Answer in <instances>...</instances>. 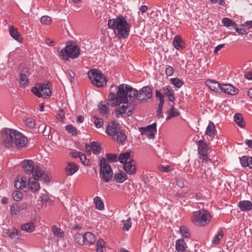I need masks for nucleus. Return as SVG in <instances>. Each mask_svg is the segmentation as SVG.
Listing matches in <instances>:
<instances>
[{"label": "nucleus", "instance_id": "nucleus-1", "mask_svg": "<svg viewBox=\"0 0 252 252\" xmlns=\"http://www.w3.org/2000/svg\"><path fill=\"white\" fill-rule=\"evenodd\" d=\"M125 84H123L118 87L117 94L111 93L108 95V100L111 106L118 107L116 109L115 114L117 118L123 115L130 116L133 113V106L128 104L129 93L125 88Z\"/></svg>", "mask_w": 252, "mask_h": 252}, {"label": "nucleus", "instance_id": "nucleus-2", "mask_svg": "<svg viewBox=\"0 0 252 252\" xmlns=\"http://www.w3.org/2000/svg\"><path fill=\"white\" fill-rule=\"evenodd\" d=\"M2 143L6 147H11L13 145L17 148L25 147L27 143V138L17 130L6 129L2 134Z\"/></svg>", "mask_w": 252, "mask_h": 252}, {"label": "nucleus", "instance_id": "nucleus-3", "mask_svg": "<svg viewBox=\"0 0 252 252\" xmlns=\"http://www.w3.org/2000/svg\"><path fill=\"white\" fill-rule=\"evenodd\" d=\"M108 26L109 29L113 30L115 34L119 38H126L129 34V28L128 24L122 16L108 20Z\"/></svg>", "mask_w": 252, "mask_h": 252}, {"label": "nucleus", "instance_id": "nucleus-4", "mask_svg": "<svg viewBox=\"0 0 252 252\" xmlns=\"http://www.w3.org/2000/svg\"><path fill=\"white\" fill-rule=\"evenodd\" d=\"M125 88L129 93V99L130 101H133L135 97L137 98L140 101L147 100L152 96V90L148 86L143 87L139 93L137 90L125 84Z\"/></svg>", "mask_w": 252, "mask_h": 252}, {"label": "nucleus", "instance_id": "nucleus-5", "mask_svg": "<svg viewBox=\"0 0 252 252\" xmlns=\"http://www.w3.org/2000/svg\"><path fill=\"white\" fill-rule=\"evenodd\" d=\"M80 55V48L74 42L67 43L60 52V57L64 61L69 58L76 59Z\"/></svg>", "mask_w": 252, "mask_h": 252}, {"label": "nucleus", "instance_id": "nucleus-6", "mask_svg": "<svg viewBox=\"0 0 252 252\" xmlns=\"http://www.w3.org/2000/svg\"><path fill=\"white\" fill-rule=\"evenodd\" d=\"M211 218L212 216L209 212L201 209L193 213L191 220L197 226H204L210 222Z\"/></svg>", "mask_w": 252, "mask_h": 252}, {"label": "nucleus", "instance_id": "nucleus-7", "mask_svg": "<svg viewBox=\"0 0 252 252\" xmlns=\"http://www.w3.org/2000/svg\"><path fill=\"white\" fill-rule=\"evenodd\" d=\"M88 76L92 83L97 87H103L107 83L106 76L99 70L91 69L88 72Z\"/></svg>", "mask_w": 252, "mask_h": 252}, {"label": "nucleus", "instance_id": "nucleus-8", "mask_svg": "<svg viewBox=\"0 0 252 252\" xmlns=\"http://www.w3.org/2000/svg\"><path fill=\"white\" fill-rule=\"evenodd\" d=\"M32 92L38 97L48 98L52 94L51 84H37L32 88Z\"/></svg>", "mask_w": 252, "mask_h": 252}, {"label": "nucleus", "instance_id": "nucleus-9", "mask_svg": "<svg viewBox=\"0 0 252 252\" xmlns=\"http://www.w3.org/2000/svg\"><path fill=\"white\" fill-rule=\"evenodd\" d=\"M100 176L103 181L107 183L111 179L113 171L107 159L104 158L100 160Z\"/></svg>", "mask_w": 252, "mask_h": 252}, {"label": "nucleus", "instance_id": "nucleus-10", "mask_svg": "<svg viewBox=\"0 0 252 252\" xmlns=\"http://www.w3.org/2000/svg\"><path fill=\"white\" fill-rule=\"evenodd\" d=\"M157 125L154 123L146 127H141L140 132L142 135L146 136L149 139H154L157 132Z\"/></svg>", "mask_w": 252, "mask_h": 252}, {"label": "nucleus", "instance_id": "nucleus-11", "mask_svg": "<svg viewBox=\"0 0 252 252\" xmlns=\"http://www.w3.org/2000/svg\"><path fill=\"white\" fill-rule=\"evenodd\" d=\"M220 92L229 95H235L238 93V90L229 84H221Z\"/></svg>", "mask_w": 252, "mask_h": 252}, {"label": "nucleus", "instance_id": "nucleus-12", "mask_svg": "<svg viewBox=\"0 0 252 252\" xmlns=\"http://www.w3.org/2000/svg\"><path fill=\"white\" fill-rule=\"evenodd\" d=\"M120 131V125L118 124L111 123L108 125L106 128V132L108 135L115 139L117 133Z\"/></svg>", "mask_w": 252, "mask_h": 252}, {"label": "nucleus", "instance_id": "nucleus-13", "mask_svg": "<svg viewBox=\"0 0 252 252\" xmlns=\"http://www.w3.org/2000/svg\"><path fill=\"white\" fill-rule=\"evenodd\" d=\"M123 168L125 172L129 175L134 174L136 172L135 161L133 159L129 162H126L123 164Z\"/></svg>", "mask_w": 252, "mask_h": 252}, {"label": "nucleus", "instance_id": "nucleus-14", "mask_svg": "<svg viewBox=\"0 0 252 252\" xmlns=\"http://www.w3.org/2000/svg\"><path fill=\"white\" fill-rule=\"evenodd\" d=\"M79 169V167L75 162H67L65 167V172L67 175L72 176Z\"/></svg>", "mask_w": 252, "mask_h": 252}, {"label": "nucleus", "instance_id": "nucleus-15", "mask_svg": "<svg viewBox=\"0 0 252 252\" xmlns=\"http://www.w3.org/2000/svg\"><path fill=\"white\" fill-rule=\"evenodd\" d=\"M133 152L130 150L121 153L118 157L119 161L123 164L126 162H129L133 160Z\"/></svg>", "mask_w": 252, "mask_h": 252}, {"label": "nucleus", "instance_id": "nucleus-16", "mask_svg": "<svg viewBox=\"0 0 252 252\" xmlns=\"http://www.w3.org/2000/svg\"><path fill=\"white\" fill-rule=\"evenodd\" d=\"M162 90L164 95L168 97L169 101L173 102L175 101V93L170 86L167 85L163 87Z\"/></svg>", "mask_w": 252, "mask_h": 252}, {"label": "nucleus", "instance_id": "nucleus-17", "mask_svg": "<svg viewBox=\"0 0 252 252\" xmlns=\"http://www.w3.org/2000/svg\"><path fill=\"white\" fill-rule=\"evenodd\" d=\"M23 166L24 171L27 174L31 175L35 168L32 160L25 159L23 161Z\"/></svg>", "mask_w": 252, "mask_h": 252}, {"label": "nucleus", "instance_id": "nucleus-18", "mask_svg": "<svg viewBox=\"0 0 252 252\" xmlns=\"http://www.w3.org/2000/svg\"><path fill=\"white\" fill-rule=\"evenodd\" d=\"M174 47L178 50H182L185 48V43L181 38V36L176 35L173 39Z\"/></svg>", "mask_w": 252, "mask_h": 252}, {"label": "nucleus", "instance_id": "nucleus-19", "mask_svg": "<svg viewBox=\"0 0 252 252\" xmlns=\"http://www.w3.org/2000/svg\"><path fill=\"white\" fill-rule=\"evenodd\" d=\"M99 112L102 116L108 117L109 114V103L106 101H101L98 105Z\"/></svg>", "mask_w": 252, "mask_h": 252}, {"label": "nucleus", "instance_id": "nucleus-20", "mask_svg": "<svg viewBox=\"0 0 252 252\" xmlns=\"http://www.w3.org/2000/svg\"><path fill=\"white\" fill-rule=\"evenodd\" d=\"M216 134L217 131L214 124L212 122H209L206 129L205 134L212 140Z\"/></svg>", "mask_w": 252, "mask_h": 252}, {"label": "nucleus", "instance_id": "nucleus-21", "mask_svg": "<svg viewBox=\"0 0 252 252\" xmlns=\"http://www.w3.org/2000/svg\"><path fill=\"white\" fill-rule=\"evenodd\" d=\"M198 154L201 156H205L207 154L208 147L206 143L202 140H199L197 142Z\"/></svg>", "mask_w": 252, "mask_h": 252}, {"label": "nucleus", "instance_id": "nucleus-22", "mask_svg": "<svg viewBox=\"0 0 252 252\" xmlns=\"http://www.w3.org/2000/svg\"><path fill=\"white\" fill-rule=\"evenodd\" d=\"M9 32L10 36L15 40L19 42L23 40L21 34L18 32L17 29L13 26H9Z\"/></svg>", "mask_w": 252, "mask_h": 252}, {"label": "nucleus", "instance_id": "nucleus-23", "mask_svg": "<svg viewBox=\"0 0 252 252\" xmlns=\"http://www.w3.org/2000/svg\"><path fill=\"white\" fill-rule=\"evenodd\" d=\"M206 84L211 90L214 91L216 92H220L221 84H220L217 82L212 80H207Z\"/></svg>", "mask_w": 252, "mask_h": 252}, {"label": "nucleus", "instance_id": "nucleus-24", "mask_svg": "<svg viewBox=\"0 0 252 252\" xmlns=\"http://www.w3.org/2000/svg\"><path fill=\"white\" fill-rule=\"evenodd\" d=\"M27 179L25 177L23 176L19 178H16L14 182V186L16 189H23L26 187Z\"/></svg>", "mask_w": 252, "mask_h": 252}, {"label": "nucleus", "instance_id": "nucleus-25", "mask_svg": "<svg viewBox=\"0 0 252 252\" xmlns=\"http://www.w3.org/2000/svg\"><path fill=\"white\" fill-rule=\"evenodd\" d=\"M38 180H34L33 178H29L28 183L32 191H37L40 189V186Z\"/></svg>", "mask_w": 252, "mask_h": 252}, {"label": "nucleus", "instance_id": "nucleus-26", "mask_svg": "<svg viewBox=\"0 0 252 252\" xmlns=\"http://www.w3.org/2000/svg\"><path fill=\"white\" fill-rule=\"evenodd\" d=\"M238 207L242 211H250L252 209V203L248 200H244L239 202Z\"/></svg>", "mask_w": 252, "mask_h": 252}, {"label": "nucleus", "instance_id": "nucleus-27", "mask_svg": "<svg viewBox=\"0 0 252 252\" xmlns=\"http://www.w3.org/2000/svg\"><path fill=\"white\" fill-rule=\"evenodd\" d=\"M175 248L178 252H185L187 248L185 240L183 239L177 240L176 241Z\"/></svg>", "mask_w": 252, "mask_h": 252}, {"label": "nucleus", "instance_id": "nucleus-28", "mask_svg": "<svg viewBox=\"0 0 252 252\" xmlns=\"http://www.w3.org/2000/svg\"><path fill=\"white\" fill-rule=\"evenodd\" d=\"M127 139V136L123 131H119L115 136V139L117 142L122 145L126 144Z\"/></svg>", "mask_w": 252, "mask_h": 252}, {"label": "nucleus", "instance_id": "nucleus-29", "mask_svg": "<svg viewBox=\"0 0 252 252\" xmlns=\"http://www.w3.org/2000/svg\"><path fill=\"white\" fill-rule=\"evenodd\" d=\"M44 171L40 169L37 165H35V168L32 173V176L31 178H34V180H41L42 176L44 173Z\"/></svg>", "mask_w": 252, "mask_h": 252}, {"label": "nucleus", "instance_id": "nucleus-30", "mask_svg": "<svg viewBox=\"0 0 252 252\" xmlns=\"http://www.w3.org/2000/svg\"><path fill=\"white\" fill-rule=\"evenodd\" d=\"M127 179L126 174L121 171L118 173H115L114 175V180L116 182L119 183H122L125 181Z\"/></svg>", "mask_w": 252, "mask_h": 252}, {"label": "nucleus", "instance_id": "nucleus-31", "mask_svg": "<svg viewBox=\"0 0 252 252\" xmlns=\"http://www.w3.org/2000/svg\"><path fill=\"white\" fill-rule=\"evenodd\" d=\"M240 163L243 167H249L252 168V157H242L240 158Z\"/></svg>", "mask_w": 252, "mask_h": 252}, {"label": "nucleus", "instance_id": "nucleus-32", "mask_svg": "<svg viewBox=\"0 0 252 252\" xmlns=\"http://www.w3.org/2000/svg\"><path fill=\"white\" fill-rule=\"evenodd\" d=\"M21 229L28 233H32L35 229V226L33 222H28L21 226Z\"/></svg>", "mask_w": 252, "mask_h": 252}, {"label": "nucleus", "instance_id": "nucleus-33", "mask_svg": "<svg viewBox=\"0 0 252 252\" xmlns=\"http://www.w3.org/2000/svg\"><path fill=\"white\" fill-rule=\"evenodd\" d=\"M180 114L179 111L174 107L173 105L170 106V109L167 111V117L166 120H168L172 118L176 117Z\"/></svg>", "mask_w": 252, "mask_h": 252}, {"label": "nucleus", "instance_id": "nucleus-34", "mask_svg": "<svg viewBox=\"0 0 252 252\" xmlns=\"http://www.w3.org/2000/svg\"><path fill=\"white\" fill-rule=\"evenodd\" d=\"M27 74V71L24 70L20 73V83L22 86L26 87L28 85Z\"/></svg>", "mask_w": 252, "mask_h": 252}, {"label": "nucleus", "instance_id": "nucleus-35", "mask_svg": "<svg viewBox=\"0 0 252 252\" xmlns=\"http://www.w3.org/2000/svg\"><path fill=\"white\" fill-rule=\"evenodd\" d=\"M7 234L12 239L18 240L19 239L18 237L19 231L15 228L8 229Z\"/></svg>", "mask_w": 252, "mask_h": 252}, {"label": "nucleus", "instance_id": "nucleus-36", "mask_svg": "<svg viewBox=\"0 0 252 252\" xmlns=\"http://www.w3.org/2000/svg\"><path fill=\"white\" fill-rule=\"evenodd\" d=\"M84 239L85 242H86L90 244H94L95 242V236L90 232H87L85 233Z\"/></svg>", "mask_w": 252, "mask_h": 252}, {"label": "nucleus", "instance_id": "nucleus-37", "mask_svg": "<svg viewBox=\"0 0 252 252\" xmlns=\"http://www.w3.org/2000/svg\"><path fill=\"white\" fill-rule=\"evenodd\" d=\"M234 119L237 125L241 128H244L245 126L242 115L240 113L236 114Z\"/></svg>", "mask_w": 252, "mask_h": 252}, {"label": "nucleus", "instance_id": "nucleus-38", "mask_svg": "<svg viewBox=\"0 0 252 252\" xmlns=\"http://www.w3.org/2000/svg\"><path fill=\"white\" fill-rule=\"evenodd\" d=\"M155 95L156 97H157L159 100V103L158 105V109L162 110V108L164 103L163 94L157 90L156 91Z\"/></svg>", "mask_w": 252, "mask_h": 252}, {"label": "nucleus", "instance_id": "nucleus-39", "mask_svg": "<svg viewBox=\"0 0 252 252\" xmlns=\"http://www.w3.org/2000/svg\"><path fill=\"white\" fill-rule=\"evenodd\" d=\"M52 232L54 235L58 238L61 239L63 237V231L56 226L54 225L52 227Z\"/></svg>", "mask_w": 252, "mask_h": 252}, {"label": "nucleus", "instance_id": "nucleus-40", "mask_svg": "<svg viewBox=\"0 0 252 252\" xmlns=\"http://www.w3.org/2000/svg\"><path fill=\"white\" fill-rule=\"evenodd\" d=\"M94 201L95 203L96 209L99 210H102L104 209L103 202L99 197L95 196L94 198Z\"/></svg>", "mask_w": 252, "mask_h": 252}, {"label": "nucleus", "instance_id": "nucleus-41", "mask_svg": "<svg viewBox=\"0 0 252 252\" xmlns=\"http://www.w3.org/2000/svg\"><path fill=\"white\" fill-rule=\"evenodd\" d=\"M223 236V232L221 230H219L217 234L213 237L212 240V243L214 245H218L219 244L220 240Z\"/></svg>", "mask_w": 252, "mask_h": 252}, {"label": "nucleus", "instance_id": "nucleus-42", "mask_svg": "<svg viewBox=\"0 0 252 252\" xmlns=\"http://www.w3.org/2000/svg\"><path fill=\"white\" fill-rule=\"evenodd\" d=\"M92 149L94 154H98L100 152L101 145L100 143L93 141L91 143Z\"/></svg>", "mask_w": 252, "mask_h": 252}, {"label": "nucleus", "instance_id": "nucleus-43", "mask_svg": "<svg viewBox=\"0 0 252 252\" xmlns=\"http://www.w3.org/2000/svg\"><path fill=\"white\" fill-rule=\"evenodd\" d=\"M222 23L226 27H233L235 28L237 26L234 21L228 18H224L222 20Z\"/></svg>", "mask_w": 252, "mask_h": 252}, {"label": "nucleus", "instance_id": "nucleus-44", "mask_svg": "<svg viewBox=\"0 0 252 252\" xmlns=\"http://www.w3.org/2000/svg\"><path fill=\"white\" fill-rule=\"evenodd\" d=\"M180 232L182 235L186 238H189L190 234L189 229L185 226H181L180 228Z\"/></svg>", "mask_w": 252, "mask_h": 252}, {"label": "nucleus", "instance_id": "nucleus-45", "mask_svg": "<svg viewBox=\"0 0 252 252\" xmlns=\"http://www.w3.org/2000/svg\"><path fill=\"white\" fill-rule=\"evenodd\" d=\"M10 213L12 215H17L21 211L20 206L17 204H12L10 208Z\"/></svg>", "mask_w": 252, "mask_h": 252}, {"label": "nucleus", "instance_id": "nucleus-46", "mask_svg": "<svg viewBox=\"0 0 252 252\" xmlns=\"http://www.w3.org/2000/svg\"><path fill=\"white\" fill-rule=\"evenodd\" d=\"M75 240L78 244L83 245L85 243L84 235L77 233L75 236Z\"/></svg>", "mask_w": 252, "mask_h": 252}, {"label": "nucleus", "instance_id": "nucleus-47", "mask_svg": "<svg viewBox=\"0 0 252 252\" xmlns=\"http://www.w3.org/2000/svg\"><path fill=\"white\" fill-rule=\"evenodd\" d=\"M14 199L17 201H20L23 198V193L18 190H15L12 193Z\"/></svg>", "mask_w": 252, "mask_h": 252}, {"label": "nucleus", "instance_id": "nucleus-48", "mask_svg": "<svg viewBox=\"0 0 252 252\" xmlns=\"http://www.w3.org/2000/svg\"><path fill=\"white\" fill-rule=\"evenodd\" d=\"M105 246V242L101 239H99L97 240V248L96 252H102L103 248Z\"/></svg>", "mask_w": 252, "mask_h": 252}, {"label": "nucleus", "instance_id": "nucleus-49", "mask_svg": "<svg viewBox=\"0 0 252 252\" xmlns=\"http://www.w3.org/2000/svg\"><path fill=\"white\" fill-rule=\"evenodd\" d=\"M106 157L111 162L119 161L118 157L116 154H107L106 155Z\"/></svg>", "mask_w": 252, "mask_h": 252}, {"label": "nucleus", "instance_id": "nucleus-50", "mask_svg": "<svg viewBox=\"0 0 252 252\" xmlns=\"http://www.w3.org/2000/svg\"><path fill=\"white\" fill-rule=\"evenodd\" d=\"M170 81L171 83L178 88H181L183 85V82L177 78H171Z\"/></svg>", "mask_w": 252, "mask_h": 252}, {"label": "nucleus", "instance_id": "nucleus-51", "mask_svg": "<svg viewBox=\"0 0 252 252\" xmlns=\"http://www.w3.org/2000/svg\"><path fill=\"white\" fill-rule=\"evenodd\" d=\"M123 222H124V229L126 231H128L130 229L132 224L131 218H128L126 220H123Z\"/></svg>", "mask_w": 252, "mask_h": 252}, {"label": "nucleus", "instance_id": "nucleus-52", "mask_svg": "<svg viewBox=\"0 0 252 252\" xmlns=\"http://www.w3.org/2000/svg\"><path fill=\"white\" fill-rule=\"evenodd\" d=\"M41 23L43 25H49L52 23V19L48 16H43L40 19Z\"/></svg>", "mask_w": 252, "mask_h": 252}, {"label": "nucleus", "instance_id": "nucleus-53", "mask_svg": "<svg viewBox=\"0 0 252 252\" xmlns=\"http://www.w3.org/2000/svg\"><path fill=\"white\" fill-rule=\"evenodd\" d=\"M81 162L84 165L86 166L90 165L91 162L89 159H87L86 156L85 154H81L79 157Z\"/></svg>", "mask_w": 252, "mask_h": 252}, {"label": "nucleus", "instance_id": "nucleus-54", "mask_svg": "<svg viewBox=\"0 0 252 252\" xmlns=\"http://www.w3.org/2000/svg\"><path fill=\"white\" fill-rule=\"evenodd\" d=\"M65 129L68 132L71 133L73 136L76 135L77 134L76 128L72 125H67L65 127Z\"/></svg>", "mask_w": 252, "mask_h": 252}, {"label": "nucleus", "instance_id": "nucleus-55", "mask_svg": "<svg viewBox=\"0 0 252 252\" xmlns=\"http://www.w3.org/2000/svg\"><path fill=\"white\" fill-rule=\"evenodd\" d=\"M158 169L160 171L164 172H170L172 170V168L170 166H164L160 165L158 166Z\"/></svg>", "mask_w": 252, "mask_h": 252}, {"label": "nucleus", "instance_id": "nucleus-56", "mask_svg": "<svg viewBox=\"0 0 252 252\" xmlns=\"http://www.w3.org/2000/svg\"><path fill=\"white\" fill-rule=\"evenodd\" d=\"M26 125L30 127H34L35 126V122L34 120L32 118H29L26 119Z\"/></svg>", "mask_w": 252, "mask_h": 252}, {"label": "nucleus", "instance_id": "nucleus-57", "mask_svg": "<svg viewBox=\"0 0 252 252\" xmlns=\"http://www.w3.org/2000/svg\"><path fill=\"white\" fill-rule=\"evenodd\" d=\"M103 124V120L101 118L96 119L94 122V124L95 127L97 128L101 127L102 126Z\"/></svg>", "mask_w": 252, "mask_h": 252}, {"label": "nucleus", "instance_id": "nucleus-58", "mask_svg": "<svg viewBox=\"0 0 252 252\" xmlns=\"http://www.w3.org/2000/svg\"><path fill=\"white\" fill-rule=\"evenodd\" d=\"M174 72V69L173 67L171 66H168L165 70V73L168 76H172Z\"/></svg>", "mask_w": 252, "mask_h": 252}, {"label": "nucleus", "instance_id": "nucleus-59", "mask_svg": "<svg viewBox=\"0 0 252 252\" xmlns=\"http://www.w3.org/2000/svg\"><path fill=\"white\" fill-rule=\"evenodd\" d=\"M44 183H49L50 180V177L45 172H44L42 176V179Z\"/></svg>", "mask_w": 252, "mask_h": 252}, {"label": "nucleus", "instance_id": "nucleus-60", "mask_svg": "<svg viewBox=\"0 0 252 252\" xmlns=\"http://www.w3.org/2000/svg\"><path fill=\"white\" fill-rule=\"evenodd\" d=\"M213 4H217L218 3L220 5H224L225 4V2L223 0H210Z\"/></svg>", "mask_w": 252, "mask_h": 252}, {"label": "nucleus", "instance_id": "nucleus-61", "mask_svg": "<svg viewBox=\"0 0 252 252\" xmlns=\"http://www.w3.org/2000/svg\"><path fill=\"white\" fill-rule=\"evenodd\" d=\"M176 184L180 188H183L184 186V183L183 180L180 178H176Z\"/></svg>", "mask_w": 252, "mask_h": 252}, {"label": "nucleus", "instance_id": "nucleus-62", "mask_svg": "<svg viewBox=\"0 0 252 252\" xmlns=\"http://www.w3.org/2000/svg\"><path fill=\"white\" fill-rule=\"evenodd\" d=\"M225 46L224 44H221L216 46L214 50V53L217 54L221 48L224 47Z\"/></svg>", "mask_w": 252, "mask_h": 252}, {"label": "nucleus", "instance_id": "nucleus-63", "mask_svg": "<svg viewBox=\"0 0 252 252\" xmlns=\"http://www.w3.org/2000/svg\"><path fill=\"white\" fill-rule=\"evenodd\" d=\"M245 77L249 80H252V70L245 73Z\"/></svg>", "mask_w": 252, "mask_h": 252}, {"label": "nucleus", "instance_id": "nucleus-64", "mask_svg": "<svg viewBox=\"0 0 252 252\" xmlns=\"http://www.w3.org/2000/svg\"><path fill=\"white\" fill-rule=\"evenodd\" d=\"M64 117V114L63 110H60V112L57 114V118L60 120H62Z\"/></svg>", "mask_w": 252, "mask_h": 252}]
</instances>
